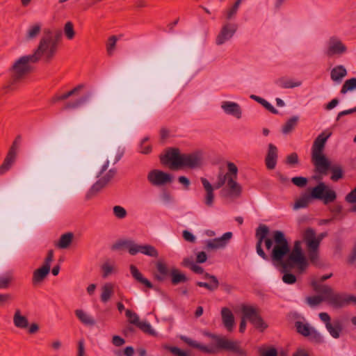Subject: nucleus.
I'll use <instances>...</instances> for the list:
<instances>
[{
	"label": "nucleus",
	"instance_id": "obj_1",
	"mask_svg": "<svg viewBox=\"0 0 356 356\" xmlns=\"http://www.w3.org/2000/svg\"><path fill=\"white\" fill-rule=\"evenodd\" d=\"M268 227L261 225L256 229L257 253L266 261L270 260L274 265H280L284 271H288L296 266L300 270H305L308 263L303 253L302 241L293 243L292 250L284 232L275 230L273 238L266 237Z\"/></svg>",
	"mask_w": 356,
	"mask_h": 356
},
{
	"label": "nucleus",
	"instance_id": "obj_2",
	"mask_svg": "<svg viewBox=\"0 0 356 356\" xmlns=\"http://www.w3.org/2000/svg\"><path fill=\"white\" fill-rule=\"evenodd\" d=\"M227 172H219L218 179L214 186L204 177H201L200 181L205 190L204 203L206 206L211 207L214 203L215 195L214 189L222 188L225 184V186L222 190V195L225 198H238L241 195L242 186L237 182L238 168L232 162H227Z\"/></svg>",
	"mask_w": 356,
	"mask_h": 356
},
{
	"label": "nucleus",
	"instance_id": "obj_3",
	"mask_svg": "<svg viewBox=\"0 0 356 356\" xmlns=\"http://www.w3.org/2000/svg\"><path fill=\"white\" fill-rule=\"evenodd\" d=\"M202 153L195 151L188 154H181L178 148L168 149L164 155L160 156V161L163 165H169L172 170L183 168H197L202 163Z\"/></svg>",
	"mask_w": 356,
	"mask_h": 356
},
{
	"label": "nucleus",
	"instance_id": "obj_4",
	"mask_svg": "<svg viewBox=\"0 0 356 356\" xmlns=\"http://www.w3.org/2000/svg\"><path fill=\"white\" fill-rule=\"evenodd\" d=\"M207 336L210 337L213 342L209 346L202 345L188 337H182L181 339L189 346L199 349L207 354H217L220 350H225L240 355L244 354V352L240 347V343L237 341L230 340L224 336L211 333L207 334Z\"/></svg>",
	"mask_w": 356,
	"mask_h": 356
},
{
	"label": "nucleus",
	"instance_id": "obj_5",
	"mask_svg": "<svg viewBox=\"0 0 356 356\" xmlns=\"http://www.w3.org/2000/svg\"><path fill=\"white\" fill-rule=\"evenodd\" d=\"M331 133L322 132L314 140L312 147V161L314 165V175L313 179L320 181L323 176L327 175L330 168V161L323 154L325 143L330 138Z\"/></svg>",
	"mask_w": 356,
	"mask_h": 356
},
{
	"label": "nucleus",
	"instance_id": "obj_6",
	"mask_svg": "<svg viewBox=\"0 0 356 356\" xmlns=\"http://www.w3.org/2000/svg\"><path fill=\"white\" fill-rule=\"evenodd\" d=\"M63 33L60 29H46L44 35L40 38L38 46L33 56L37 58V62L42 58L46 62L51 61L58 51L59 43L61 42Z\"/></svg>",
	"mask_w": 356,
	"mask_h": 356
},
{
	"label": "nucleus",
	"instance_id": "obj_7",
	"mask_svg": "<svg viewBox=\"0 0 356 356\" xmlns=\"http://www.w3.org/2000/svg\"><path fill=\"white\" fill-rule=\"evenodd\" d=\"M37 63V58L32 54L22 56L17 58L9 68L11 84H15L22 81L33 67L32 64Z\"/></svg>",
	"mask_w": 356,
	"mask_h": 356
},
{
	"label": "nucleus",
	"instance_id": "obj_8",
	"mask_svg": "<svg viewBox=\"0 0 356 356\" xmlns=\"http://www.w3.org/2000/svg\"><path fill=\"white\" fill-rule=\"evenodd\" d=\"M315 291H321L325 295V302L334 308H341L350 302H356V297L353 295L344 296L342 294L334 293L333 289L325 284H319L316 281L311 283Z\"/></svg>",
	"mask_w": 356,
	"mask_h": 356
},
{
	"label": "nucleus",
	"instance_id": "obj_9",
	"mask_svg": "<svg viewBox=\"0 0 356 356\" xmlns=\"http://www.w3.org/2000/svg\"><path fill=\"white\" fill-rule=\"evenodd\" d=\"M326 236V233H321L316 237L314 229L307 228L302 236L308 253V257L312 264L316 265L319 259V246L322 239Z\"/></svg>",
	"mask_w": 356,
	"mask_h": 356
},
{
	"label": "nucleus",
	"instance_id": "obj_10",
	"mask_svg": "<svg viewBox=\"0 0 356 356\" xmlns=\"http://www.w3.org/2000/svg\"><path fill=\"white\" fill-rule=\"evenodd\" d=\"M123 248H125L131 255L141 253L154 258L159 257V252L154 246L149 244L139 245L131 240L118 241L112 245L111 249L113 250H118Z\"/></svg>",
	"mask_w": 356,
	"mask_h": 356
},
{
	"label": "nucleus",
	"instance_id": "obj_11",
	"mask_svg": "<svg viewBox=\"0 0 356 356\" xmlns=\"http://www.w3.org/2000/svg\"><path fill=\"white\" fill-rule=\"evenodd\" d=\"M109 165V161H106L102 165V169L98 175V180L92 186L91 188L88 191L86 197L88 199L91 198L93 195L97 194L103 188H104L114 177L116 174V169H110L107 172L104 174V172L107 170Z\"/></svg>",
	"mask_w": 356,
	"mask_h": 356
},
{
	"label": "nucleus",
	"instance_id": "obj_12",
	"mask_svg": "<svg viewBox=\"0 0 356 356\" xmlns=\"http://www.w3.org/2000/svg\"><path fill=\"white\" fill-rule=\"evenodd\" d=\"M310 197L314 200H323L324 204L334 202L337 198L334 191L330 188L324 182L320 181L312 189Z\"/></svg>",
	"mask_w": 356,
	"mask_h": 356
},
{
	"label": "nucleus",
	"instance_id": "obj_13",
	"mask_svg": "<svg viewBox=\"0 0 356 356\" xmlns=\"http://www.w3.org/2000/svg\"><path fill=\"white\" fill-rule=\"evenodd\" d=\"M241 312L244 318L249 320L254 327L260 332H264L268 327L267 323L264 321L259 315L257 309L254 307L242 305Z\"/></svg>",
	"mask_w": 356,
	"mask_h": 356
},
{
	"label": "nucleus",
	"instance_id": "obj_14",
	"mask_svg": "<svg viewBox=\"0 0 356 356\" xmlns=\"http://www.w3.org/2000/svg\"><path fill=\"white\" fill-rule=\"evenodd\" d=\"M21 142L22 136H17L8 152L3 163L0 166V175H3L9 170L13 164L15 162L17 150L20 146Z\"/></svg>",
	"mask_w": 356,
	"mask_h": 356
},
{
	"label": "nucleus",
	"instance_id": "obj_15",
	"mask_svg": "<svg viewBox=\"0 0 356 356\" xmlns=\"http://www.w3.org/2000/svg\"><path fill=\"white\" fill-rule=\"evenodd\" d=\"M295 327L299 334L305 337H308L310 341L316 343H320L323 341L321 334L315 328L309 326L308 323L296 321L295 323Z\"/></svg>",
	"mask_w": 356,
	"mask_h": 356
},
{
	"label": "nucleus",
	"instance_id": "obj_16",
	"mask_svg": "<svg viewBox=\"0 0 356 356\" xmlns=\"http://www.w3.org/2000/svg\"><path fill=\"white\" fill-rule=\"evenodd\" d=\"M147 179L154 186H163L168 183H171L172 181V177L170 174L156 169L150 170Z\"/></svg>",
	"mask_w": 356,
	"mask_h": 356
},
{
	"label": "nucleus",
	"instance_id": "obj_17",
	"mask_svg": "<svg viewBox=\"0 0 356 356\" xmlns=\"http://www.w3.org/2000/svg\"><path fill=\"white\" fill-rule=\"evenodd\" d=\"M54 258V251H48L47 256L45 258L43 266L36 269L33 274V284H35L41 282L49 274L51 268V263Z\"/></svg>",
	"mask_w": 356,
	"mask_h": 356
},
{
	"label": "nucleus",
	"instance_id": "obj_18",
	"mask_svg": "<svg viewBox=\"0 0 356 356\" xmlns=\"http://www.w3.org/2000/svg\"><path fill=\"white\" fill-rule=\"evenodd\" d=\"M238 29L236 24L227 23L224 24L216 39L217 45H221L230 40Z\"/></svg>",
	"mask_w": 356,
	"mask_h": 356
},
{
	"label": "nucleus",
	"instance_id": "obj_19",
	"mask_svg": "<svg viewBox=\"0 0 356 356\" xmlns=\"http://www.w3.org/2000/svg\"><path fill=\"white\" fill-rule=\"evenodd\" d=\"M347 48L342 42L337 38H331L329 42L328 48L325 52L327 56H332L335 54H342L346 52Z\"/></svg>",
	"mask_w": 356,
	"mask_h": 356
},
{
	"label": "nucleus",
	"instance_id": "obj_20",
	"mask_svg": "<svg viewBox=\"0 0 356 356\" xmlns=\"http://www.w3.org/2000/svg\"><path fill=\"white\" fill-rule=\"evenodd\" d=\"M232 236V232H226L220 238H215L211 240L206 241V248L207 250H215L218 248H224L226 245L227 241H229Z\"/></svg>",
	"mask_w": 356,
	"mask_h": 356
},
{
	"label": "nucleus",
	"instance_id": "obj_21",
	"mask_svg": "<svg viewBox=\"0 0 356 356\" xmlns=\"http://www.w3.org/2000/svg\"><path fill=\"white\" fill-rule=\"evenodd\" d=\"M277 161V149L276 146L272 143L268 145L267 155L265 159L266 168L268 170L275 169Z\"/></svg>",
	"mask_w": 356,
	"mask_h": 356
},
{
	"label": "nucleus",
	"instance_id": "obj_22",
	"mask_svg": "<svg viewBox=\"0 0 356 356\" xmlns=\"http://www.w3.org/2000/svg\"><path fill=\"white\" fill-rule=\"evenodd\" d=\"M225 113L233 115L237 119H240L242 115V111L240 106L232 102H223L221 106Z\"/></svg>",
	"mask_w": 356,
	"mask_h": 356
},
{
	"label": "nucleus",
	"instance_id": "obj_23",
	"mask_svg": "<svg viewBox=\"0 0 356 356\" xmlns=\"http://www.w3.org/2000/svg\"><path fill=\"white\" fill-rule=\"evenodd\" d=\"M221 316L223 325L229 331L232 332L234 326V316L232 311L227 307H222Z\"/></svg>",
	"mask_w": 356,
	"mask_h": 356
},
{
	"label": "nucleus",
	"instance_id": "obj_24",
	"mask_svg": "<svg viewBox=\"0 0 356 356\" xmlns=\"http://www.w3.org/2000/svg\"><path fill=\"white\" fill-rule=\"evenodd\" d=\"M13 323L16 327L19 329H26L29 327L28 318L22 314L19 309H17L15 311Z\"/></svg>",
	"mask_w": 356,
	"mask_h": 356
},
{
	"label": "nucleus",
	"instance_id": "obj_25",
	"mask_svg": "<svg viewBox=\"0 0 356 356\" xmlns=\"http://www.w3.org/2000/svg\"><path fill=\"white\" fill-rule=\"evenodd\" d=\"M157 273L154 275L156 280L159 282L164 281L169 275V270L167 265L162 262L158 261L156 264Z\"/></svg>",
	"mask_w": 356,
	"mask_h": 356
},
{
	"label": "nucleus",
	"instance_id": "obj_26",
	"mask_svg": "<svg viewBox=\"0 0 356 356\" xmlns=\"http://www.w3.org/2000/svg\"><path fill=\"white\" fill-rule=\"evenodd\" d=\"M346 74V69L343 65H337L331 70L330 76L332 81L340 83Z\"/></svg>",
	"mask_w": 356,
	"mask_h": 356
},
{
	"label": "nucleus",
	"instance_id": "obj_27",
	"mask_svg": "<svg viewBox=\"0 0 356 356\" xmlns=\"http://www.w3.org/2000/svg\"><path fill=\"white\" fill-rule=\"evenodd\" d=\"M171 282L172 285H177L188 281V278L184 273H181L178 269L172 268L170 270Z\"/></svg>",
	"mask_w": 356,
	"mask_h": 356
},
{
	"label": "nucleus",
	"instance_id": "obj_28",
	"mask_svg": "<svg viewBox=\"0 0 356 356\" xmlns=\"http://www.w3.org/2000/svg\"><path fill=\"white\" fill-rule=\"evenodd\" d=\"M130 271L132 276L139 282L144 284L149 289L153 288V285L150 281H149L147 278L143 277L142 274L140 273L138 269L134 266L131 265Z\"/></svg>",
	"mask_w": 356,
	"mask_h": 356
},
{
	"label": "nucleus",
	"instance_id": "obj_29",
	"mask_svg": "<svg viewBox=\"0 0 356 356\" xmlns=\"http://www.w3.org/2000/svg\"><path fill=\"white\" fill-rule=\"evenodd\" d=\"M114 293V286L112 283H106L102 288L100 296L101 301L104 303L107 302Z\"/></svg>",
	"mask_w": 356,
	"mask_h": 356
},
{
	"label": "nucleus",
	"instance_id": "obj_30",
	"mask_svg": "<svg viewBox=\"0 0 356 356\" xmlns=\"http://www.w3.org/2000/svg\"><path fill=\"white\" fill-rule=\"evenodd\" d=\"M75 315L85 325L93 326L95 324V319L82 309L75 310Z\"/></svg>",
	"mask_w": 356,
	"mask_h": 356
},
{
	"label": "nucleus",
	"instance_id": "obj_31",
	"mask_svg": "<svg viewBox=\"0 0 356 356\" xmlns=\"http://www.w3.org/2000/svg\"><path fill=\"white\" fill-rule=\"evenodd\" d=\"M276 83L282 88L288 89L298 87L301 86L302 82L300 81H293L285 77H282L276 81Z\"/></svg>",
	"mask_w": 356,
	"mask_h": 356
},
{
	"label": "nucleus",
	"instance_id": "obj_32",
	"mask_svg": "<svg viewBox=\"0 0 356 356\" xmlns=\"http://www.w3.org/2000/svg\"><path fill=\"white\" fill-rule=\"evenodd\" d=\"M330 334L334 339L339 338L343 327L339 321H334L332 323L326 327Z\"/></svg>",
	"mask_w": 356,
	"mask_h": 356
},
{
	"label": "nucleus",
	"instance_id": "obj_33",
	"mask_svg": "<svg viewBox=\"0 0 356 356\" xmlns=\"http://www.w3.org/2000/svg\"><path fill=\"white\" fill-rule=\"evenodd\" d=\"M90 95L88 94L87 95L83 96V97L76 99L75 101L67 102L65 104L63 109H65V110L76 109V108L81 106L86 102H88V99L90 98Z\"/></svg>",
	"mask_w": 356,
	"mask_h": 356
},
{
	"label": "nucleus",
	"instance_id": "obj_34",
	"mask_svg": "<svg viewBox=\"0 0 356 356\" xmlns=\"http://www.w3.org/2000/svg\"><path fill=\"white\" fill-rule=\"evenodd\" d=\"M90 95L88 94L87 95L83 96V97L76 99L75 101L67 102L65 104L63 109H65V110L76 109V108L81 106L86 102H88V99L90 98Z\"/></svg>",
	"mask_w": 356,
	"mask_h": 356
},
{
	"label": "nucleus",
	"instance_id": "obj_35",
	"mask_svg": "<svg viewBox=\"0 0 356 356\" xmlns=\"http://www.w3.org/2000/svg\"><path fill=\"white\" fill-rule=\"evenodd\" d=\"M74 234L72 232H67L60 236L56 246L61 249L67 248L72 242Z\"/></svg>",
	"mask_w": 356,
	"mask_h": 356
},
{
	"label": "nucleus",
	"instance_id": "obj_36",
	"mask_svg": "<svg viewBox=\"0 0 356 356\" xmlns=\"http://www.w3.org/2000/svg\"><path fill=\"white\" fill-rule=\"evenodd\" d=\"M329 170L332 172L330 179L333 181H337L339 179L343 177V170L340 165H331V163L330 162Z\"/></svg>",
	"mask_w": 356,
	"mask_h": 356
},
{
	"label": "nucleus",
	"instance_id": "obj_37",
	"mask_svg": "<svg viewBox=\"0 0 356 356\" xmlns=\"http://www.w3.org/2000/svg\"><path fill=\"white\" fill-rule=\"evenodd\" d=\"M42 26L40 23H35L28 29L26 33V39L28 40L35 39L40 33Z\"/></svg>",
	"mask_w": 356,
	"mask_h": 356
},
{
	"label": "nucleus",
	"instance_id": "obj_38",
	"mask_svg": "<svg viewBox=\"0 0 356 356\" xmlns=\"http://www.w3.org/2000/svg\"><path fill=\"white\" fill-rule=\"evenodd\" d=\"M250 98L255 100L258 103L261 104L266 109H267L268 111L271 112L273 114H277L278 111L275 109L268 102H267L266 99L257 96L255 95H251Z\"/></svg>",
	"mask_w": 356,
	"mask_h": 356
},
{
	"label": "nucleus",
	"instance_id": "obj_39",
	"mask_svg": "<svg viewBox=\"0 0 356 356\" xmlns=\"http://www.w3.org/2000/svg\"><path fill=\"white\" fill-rule=\"evenodd\" d=\"M319 293L318 296H309L306 298V301L311 307L318 305L323 301H325V295L321 291H316Z\"/></svg>",
	"mask_w": 356,
	"mask_h": 356
},
{
	"label": "nucleus",
	"instance_id": "obj_40",
	"mask_svg": "<svg viewBox=\"0 0 356 356\" xmlns=\"http://www.w3.org/2000/svg\"><path fill=\"white\" fill-rule=\"evenodd\" d=\"M13 281V274L7 273L0 276V289H8Z\"/></svg>",
	"mask_w": 356,
	"mask_h": 356
},
{
	"label": "nucleus",
	"instance_id": "obj_41",
	"mask_svg": "<svg viewBox=\"0 0 356 356\" xmlns=\"http://www.w3.org/2000/svg\"><path fill=\"white\" fill-rule=\"evenodd\" d=\"M298 121V117L293 116L289 118L285 124L282 127V132L284 134H288L291 132L295 127L297 125Z\"/></svg>",
	"mask_w": 356,
	"mask_h": 356
},
{
	"label": "nucleus",
	"instance_id": "obj_42",
	"mask_svg": "<svg viewBox=\"0 0 356 356\" xmlns=\"http://www.w3.org/2000/svg\"><path fill=\"white\" fill-rule=\"evenodd\" d=\"M356 88V78H351L348 79L343 83L341 93L345 94L349 90H353Z\"/></svg>",
	"mask_w": 356,
	"mask_h": 356
},
{
	"label": "nucleus",
	"instance_id": "obj_43",
	"mask_svg": "<svg viewBox=\"0 0 356 356\" xmlns=\"http://www.w3.org/2000/svg\"><path fill=\"white\" fill-rule=\"evenodd\" d=\"M311 199L310 195H304L301 197H300L298 200H297L294 204L293 208L295 209H300V208H305L307 207L309 202Z\"/></svg>",
	"mask_w": 356,
	"mask_h": 356
},
{
	"label": "nucleus",
	"instance_id": "obj_44",
	"mask_svg": "<svg viewBox=\"0 0 356 356\" xmlns=\"http://www.w3.org/2000/svg\"><path fill=\"white\" fill-rule=\"evenodd\" d=\"M64 33L66 36V38L68 40H72L74 38L75 32L74 30V25L72 22H67L65 23L64 26Z\"/></svg>",
	"mask_w": 356,
	"mask_h": 356
},
{
	"label": "nucleus",
	"instance_id": "obj_45",
	"mask_svg": "<svg viewBox=\"0 0 356 356\" xmlns=\"http://www.w3.org/2000/svg\"><path fill=\"white\" fill-rule=\"evenodd\" d=\"M135 325L145 333H148L149 334H154V333L151 325L147 321H140L138 320V323H136Z\"/></svg>",
	"mask_w": 356,
	"mask_h": 356
},
{
	"label": "nucleus",
	"instance_id": "obj_46",
	"mask_svg": "<svg viewBox=\"0 0 356 356\" xmlns=\"http://www.w3.org/2000/svg\"><path fill=\"white\" fill-rule=\"evenodd\" d=\"M163 348L170 351L175 356H188V353L181 350L179 348L176 346H170L168 345H164Z\"/></svg>",
	"mask_w": 356,
	"mask_h": 356
},
{
	"label": "nucleus",
	"instance_id": "obj_47",
	"mask_svg": "<svg viewBox=\"0 0 356 356\" xmlns=\"http://www.w3.org/2000/svg\"><path fill=\"white\" fill-rule=\"evenodd\" d=\"M117 40L118 38L115 35H112L108 38V42L106 44V50L108 55L111 56L113 54V51L115 48Z\"/></svg>",
	"mask_w": 356,
	"mask_h": 356
},
{
	"label": "nucleus",
	"instance_id": "obj_48",
	"mask_svg": "<svg viewBox=\"0 0 356 356\" xmlns=\"http://www.w3.org/2000/svg\"><path fill=\"white\" fill-rule=\"evenodd\" d=\"M291 181L296 186L302 188L307 185L308 180L304 177H295L291 179Z\"/></svg>",
	"mask_w": 356,
	"mask_h": 356
},
{
	"label": "nucleus",
	"instance_id": "obj_49",
	"mask_svg": "<svg viewBox=\"0 0 356 356\" xmlns=\"http://www.w3.org/2000/svg\"><path fill=\"white\" fill-rule=\"evenodd\" d=\"M259 352L261 356H277V350L274 347H270L267 350L260 348Z\"/></svg>",
	"mask_w": 356,
	"mask_h": 356
},
{
	"label": "nucleus",
	"instance_id": "obj_50",
	"mask_svg": "<svg viewBox=\"0 0 356 356\" xmlns=\"http://www.w3.org/2000/svg\"><path fill=\"white\" fill-rule=\"evenodd\" d=\"M125 315L128 318L129 322L131 324L136 325V323H138V321L139 320V317L137 314L130 309H127L125 311Z\"/></svg>",
	"mask_w": 356,
	"mask_h": 356
},
{
	"label": "nucleus",
	"instance_id": "obj_51",
	"mask_svg": "<svg viewBox=\"0 0 356 356\" xmlns=\"http://www.w3.org/2000/svg\"><path fill=\"white\" fill-rule=\"evenodd\" d=\"M299 159L298 155L296 152H293L288 155L286 159V163L290 165L298 164Z\"/></svg>",
	"mask_w": 356,
	"mask_h": 356
},
{
	"label": "nucleus",
	"instance_id": "obj_52",
	"mask_svg": "<svg viewBox=\"0 0 356 356\" xmlns=\"http://www.w3.org/2000/svg\"><path fill=\"white\" fill-rule=\"evenodd\" d=\"M113 213L118 218H124L127 216V211L120 206H115L113 207Z\"/></svg>",
	"mask_w": 356,
	"mask_h": 356
},
{
	"label": "nucleus",
	"instance_id": "obj_53",
	"mask_svg": "<svg viewBox=\"0 0 356 356\" xmlns=\"http://www.w3.org/2000/svg\"><path fill=\"white\" fill-rule=\"evenodd\" d=\"M196 285L200 287L206 288L207 289H208L209 291H213L216 290L219 286V284H215L214 283H211V282L210 284H209L207 282H197Z\"/></svg>",
	"mask_w": 356,
	"mask_h": 356
},
{
	"label": "nucleus",
	"instance_id": "obj_54",
	"mask_svg": "<svg viewBox=\"0 0 356 356\" xmlns=\"http://www.w3.org/2000/svg\"><path fill=\"white\" fill-rule=\"evenodd\" d=\"M297 280V278L295 275L289 273H286L282 276V281L288 284H293Z\"/></svg>",
	"mask_w": 356,
	"mask_h": 356
},
{
	"label": "nucleus",
	"instance_id": "obj_55",
	"mask_svg": "<svg viewBox=\"0 0 356 356\" xmlns=\"http://www.w3.org/2000/svg\"><path fill=\"white\" fill-rule=\"evenodd\" d=\"M148 138H145L142 140L140 145V152L144 154H147L152 152V146L150 145H145L146 141Z\"/></svg>",
	"mask_w": 356,
	"mask_h": 356
},
{
	"label": "nucleus",
	"instance_id": "obj_56",
	"mask_svg": "<svg viewBox=\"0 0 356 356\" xmlns=\"http://www.w3.org/2000/svg\"><path fill=\"white\" fill-rule=\"evenodd\" d=\"M102 269L103 270L102 277L104 278L107 277L109 275L112 273L113 270V266L108 264V263L104 264L102 266Z\"/></svg>",
	"mask_w": 356,
	"mask_h": 356
},
{
	"label": "nucleus",
	"instance_id": "obj_57",
	"mask_svg": "<svg viewBox=\"0 0 356 356\" xmlns=\"http://www.w3.org/2000/svg\"><path fill=\"white\" fill-rule=\"evenodd\" d=\"M319 318L325 323V327L330 325L331 323V318L330 315L326 312H321L318 314Z\"/></svg>",
	"mask_w": 356,
	"mask_h": 356
},
{
	"label": "nucleus",
	"instance_id": "obj_58",
	"mask_svg": "<svg viewBox=\"0 0 356 356\" xmlns=\"http://www.w3.org/2000/svg\"><path fill=\"white\" fill-rule=\"evenodd\" d=\"M112 343L115 346L120 347L124 344L125 340L120 336L114 335L112 338Z\"/></svg>",
	"mask_w": 356,
	"mask_h": 356
},
{
	"label": "nucleus",
	"instance_id": "obj_59",
	"mask_svg": "<svg viewBox=\"0 0 356 356\" xmlns=\"http://www.w3.org/2000/svg\"><path fill=\"white\" fill-rule=\"evenodd\" d=\"M195 263L194 262L193 258L191 257H186L184 258L181 262V265L184 267L189 268L191 269L193 268V266H194Z\"/></svg>",
	"mask_w": 356,
	"mask_h": 356
},
{
	"label": "nucleus",
	"instance_id": "obj_60",
	"mask_svg": "<svg viewBox=\"0 0 356 356\" xmlns=\"http://www.w3.org/2000/svg\"><path fill=\"white\" fill-rule=\"evenodd\" d=\"M207 255L204 252H203V251L199 252L197 254V257H196L197 263L202 264V263L205 262L207 261Z\"/></svg>",
	"mask_w": 356,
	"mask_h": 356
},
{
	"label": "nucleus",
	"instance_id": "obj_61",
	"mask_svg": "<svg viewBox=\"0 0 356 356\" xmlns=\"http://www.w3.org/2000/svg\"><path fill=\"white\" fill-rule=\"evenodd\" d=\"M183 237L186 241L193 243L195 241L194 235L187 230L183 232Z\"/></svg>",
	"mask_w": 356,
	"mask_h": 356
},
{
	"label": "nucleus",
	"instance_id": "obj_62",
	"mask_svg": "<svg viewBox=\"0 0 356 356\" xmlns=\"http://www.w3.org/2000/svg\"><path fill=\"white\" fill-rule=\"evenodd\" d=\"M13 300V296L10 293H0V303L4 304Z\"/></svg>",
	"mask_w": 356,
	"mask_h": 356
},
{
	"label": "nucleus",
	"instance_id": "obj_63",
	"mask_svg": "<svg viewBox=\"0 0 356 356\" xmlns=\"http://www.w3.org/2000/svg\"><path fill=\"white\" fill-rule=\"evenodd\" d=\"M356 112V106L355 108H350V109H348V110H344V111H342L341 112H339L337 115V120H339L340 119L341 117L342 116H344V115H349V114H352L353 113Z\"/></svg>",
	"mask_w": 356,
	"mask_h": 356
},
{
	"label": "nucleus",
	"instance_id": "obj_64",
	"mask_svg": "<svg viewBox=\"0 0 356 356\" xmlns=\"http://www.w3.org/2000/svg\"><path fill=\"white\" fill-rule=\"evenodd\" d=\"M85 355V347H84V341L81 340L78 343V353L77 356H84Z\"/></svg>",
	"mask_w": 356,
	"mask_h": 356
}]
</instances>
